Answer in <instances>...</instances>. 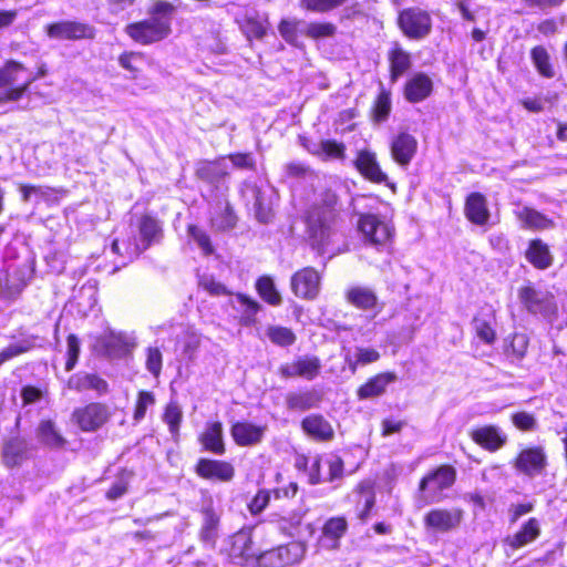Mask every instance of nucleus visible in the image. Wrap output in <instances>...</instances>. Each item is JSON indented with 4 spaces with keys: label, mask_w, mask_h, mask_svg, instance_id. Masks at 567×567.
<instances>
[{
    "label": "nucleus",
    "mask_w": 567,
    "mask_h": 567,
    "mask_svg": "<svg viewBox=\"0 0 567 567\" xmlns=\"http://www.w3.org/2000/svg\"><path fill=\"white\" fill-rule=\"evenodd\" d=\"M177 7L167 0H152L146 9L147 18L125 25V34L141 45H152L167 39L173 32V17Z\"/></svg>",
    "instance_id": "f257e3e1"
},
{
    "label": "nucleus",
    "mask_w": 567,
    "mask_h": 567,
    "mask_svg": "<svg viewBox=\"0 0 567 567\" xmlns=\"http://www.w3.org/2000/svg\"><path fill=\"white\" fill-rule=\"evenodd\" d=\"M340 212L339 196L330 188L324 189L320 199L306 212L305 223L310 246L319 255L326 254V247L331 243V235L340 219Z\"/></svg>",
    "instance_id": "f03ea898"
},
{
    "label": "nucleus",
    "mask_w": 567,
    "mask_h": 567,
    "mask_svg": "<svg viewBox=\"0 0 567 567\" xmlns=\"http://www.w3.org/2000/svg\"><path fill=\"white\" fill-rule=\"evenodd\" d=\"M517 296L528 313L539 316L550 322L558 318V305L554 293L542 291L528 281L518 288Z\"/></svg>",
    "instance_id": "7ed1b4c3"
},
{
    "label": "nucleus",
    "mask_w": 567,
    "mask_h": 567,
    "mask_svg": "<svg viewBox=\"0 0 567 567\" xmlns=\"http://www.w3.org/2000/svg\"><path fill=\"white\" fill-rule=\"evenodd\" d=\"M456 478L455 470L450 465H442L424 476L419 485L420 495L417 506L439 503L444 498L443 491L450 488Z\"/></svg>",
    "instance_id": "20e7f679"
},
{
    "label": "nucleus",
    "mask_w": 567,
    "mask_h": 567,
    "mask_svg": "<svg viewBox=\"0 0 567 567\" xmlns=\"http://www.w3.org/2000/svg\"><path fill=\"white\" fill-rule=\"evenodd\" d=\"M357 228L364 241L378 249L388 248L393 243L395 228L380 215L359 213Z\"/></svg>",
    "instance_id": "39448f33"
},
{
    "label": "nucleus",
    "mask_w": 567,
    "mask_h": 567,
    "mask_svg": "<svg viewBox=\"0 0 567 567\" xmlns=\"http://www.w3.org/2000/svg\"><path fill=\"white\" fill-rule=\"evenodd\" d=\"M27 66L17 60L9 59L0 66V104L18 102L30 90V81L25 79L19 83L20 74L25 72Z\"/></svg>",
    "instance_id": "423d86ee"
},
{
    "label": "nucleus",
    "mask_w": 567,
    "mask_h": 567,
    "mask_svg": "<svg viewBox=\"0 0 567 567\" xmlns=\"http://www.w3.org/2000/svg\"><path fill=\"white\" fill-rule=\"evenodd\" d=\"M395 22L405 38L415 41L429 37L433 29V20L430 11L419 6L401 9L398 12Z\"/></svg>",
    "instance_id": "0eeeda50"
},
{
    "label": "nucleus",
    "mask_w": 567,
    "mask_h": 567,
    "mask_svg": "<svg viewBox=\"0 0 567 567\" xmlns=\"http://www.w3.org/2000/svg\"><path fill=\"white\" fill-rule=\"evenodd\" d=\"M225 551L230 561L239 566L259 567L260 553L252 540V528L245 527L226 540Z\"/></svg>",
    "instance_id": "6e6552de"
},
{
    "label": "nucleus",
    "mask_w": 567,
    "mask_h": 567,
    "mask_svg": "<svg viewBox=\"0 0 567 567\" xmlns=\"http://www.w3.org/2000/svg\"><path fill=\"white\" fill-rule=\"evenodd\" d=\"M91 338L92 351L97 354H130L136 347V340L132 334L110 328Z\"/></svg>",
    "instance_id": "1a4fd4ad"
},
{
    "label": "nucleus",
    "mask_w": 567,
    "mask_h": 567,
    "mask_svg": "<svg viewBox=\"0 0 567 567\" xmlns=\"http://www.w3.org/2000/svg\"><path fill=\"white\" fill-rule=\"evenodd\" d=\"M44 33L51 40L75 42L94 40L96 29L92 24L79 20H58L47 23Z\"/></svg>",
    "instance_id": "9d476101"
},
{
    "label": "nucleus",
    "mask_w": 567,
    "mask_h": 567,
    "mask_svg": "<svg viewBox=\"0 0 567 567\" xmlns=\"http://www.w3.org/2000/svg\"><path fill=\"white\" fill-rule=\"evenodd\" d=\"M305 554L306 545L302 542H291L261 551L259 556V567H288L300 563Z\"/></svg>",
    "instance_id": "9b49d317"
},
{
    "label": "nucleus",
    "mask_w": 567,
    "mask_h": 567,
    "mask_svg": "<svg viewBox=\"0 0 567 567\" xmlns=\"http://www.w3.org/2000/svg\"><path fill=\"white\" fill-rule=\"evenodd\" d=\"M321 274L311 266L302 267L292 274L290 288L292 293L303 300H315L321 289Z\"/></svg>",
    "instance_id": "f8f14e48"
},
{
    "label": "nucleus",
    "mask_w": 567,
    "mask_h": 567,
    "mask_svg": "<svg viewBox=\"0 0 567 567\" xmlns=\"http://www.w3.org/2000/svg\"><path fill=\"white\" fill-rule=\"evenodd\" d=\"M353 166L365 181L373 184L391 185L389 183V176L382 169L378 155L374 151L370 148H361L357 151L353 159Z\"/></svg>",
    "instance_id": "ddd939ff"
},
{
    "label": "nucleus",
    "mask_w": 567,
    "mask_h": 567,
    "mask_svg": "<svg viewBox=\"0 0 567 567\" xmlns=\"http://www.w3.org/2000/svg\"><path fill=\"white\" fill-rule=\"evenodd\" d=\"M417 148L419 142L416 137L408 131L396 133L389 143L392 161L402 168L409 167L417 153Z\"/></svg>",
    "instance_id": "4468645a"
},
{
    "label": "nucleus",
    "mask_w": 567,
    "mask_h": 567,
    "mask_svg": "<svg viewBox=\"0 0 567 567\" xmlns=\"http://www.w3.org/2000/svg\"><path fill=\"white\" fill-rule=\"evenodd\" d=\"M224 159V156H218L214 159L198 161L195 165V177L203 183L218 188L219 184L230 176V172L223 163Z\"/></svg>",
    "instance_id": "2eb2a0df"
},
{
    "label": "nucleus",
    "mask_w": 567,
    "mask_h": 567,
    "mask_svg": "<svg viewBox=\"0 0 567 567\" xmlns=\"http://www.w3.org/2000/svg\"><path fill=\"white\" fill-rule=\"evenodd\" d=\"M433 90L432 79L424 72H416L404 82L402 94L406 102L416 104L429 99Z\"/></svg>",
    "instance_id": "dca6fc26"
},
{
    "label": "nucleus",
    "mask_w": 567,
    "mask_h": 567,
    "mask_svg": "<svg viewBox=\"0 0 567 567\" xmlns=\"http://www.w3.org/2000/svg\"><path fill=\"white\" fill-rule=\"evenodd\" d=\"M137 230L144 249L159 244L164 238L163 224L154 213H144L138 217Z\"/></svg>",
    "instance_id": "f3484780"
},
{
    "label": "nucleus",
    "mask_w": 567,
    "mask_h": 567,
    "mask_svg": "<svg viewBox=\"0 0 567 567\" xmlns=\"http://www.w3.org/2000/svg\"><path fill=\"white\" fill-rule=\"evenodd\" d=\"M30 279L31 276L27 275L21 267L0 275V298L16 300L28 286Z\"/></svg>",
    "instance_id": "a211bd4d"
},
{
    "label": "nucleus",
    "mask_w": 567,
    "mask_h": 567,
    "mask_svg": "<svg viewBox=\"0 0 567 567\" xmlns=\"http://www.w3.org/2000/svg\"><path fill=\"white\" fill-rule=\"evenodd\" d=\"M107 408L101 403H91L73 413V419L83 431H95L107 420Z\"/></svg>",
    "instance_id": "6ab92c4d"
},
{
    "label": "nucleus",
    "mask_w": 567,
    "mask_h": 567,
    "mask_svg": "<svg viewBox=\"0 0 567 567\" xmlns=\"http://www.w3.org/2000/svg\"><path fill=\"white\" fill-rule=\"evenodd\" d=\"M464 215L466 219L476 226L487 225L491 213L487 198L480 192H472L465 197Z\"/></svg>",
    "instance_id": "aec40b11"
},
{
    "label": "nucleus",
    "mask_w": 567,
    "mask_h": 567,
    "mask_svg": "<svg viewBox=\"0 0 567 567\" xmlns=\"http://www.w3.org/2000/svg\"><path fill=\"white\" fill-rule=\"evenodd\" d=\"M545 466L546 455L542 447L525 449L515 461L516 470L530 477L540 474Z\"/></svg>",
    "instance_id": "412c9836"
},
{
    "label": "nucleus",
    "mask_w": 567,
    "mask_h": 567,
    "mask_svg": "<svg viewBox=\"0 0 567 567\" xmlns=\"http://www.w3.org/2000/svg\"><path fill=\"white\" fill-rule=\"evenodd\" d=\"M386 59L389 63V79L395 83L412 66L411 54L405 51L399 42H393L388 50Z\"/></svg>",
    "instance_id": "4be33fe9"
},
{
    "label": "nucleus",
    "mask_w": 567,
    "mask_h": 567,
    "mask_svg": "<svg viewBox=\"0 0 567 567\" xmlns=\"http://www.w3.org/2000/svg\"><path fill=\"white\" fill-rule=\"evenodd\" d=\"M196 473L206 480L229 482L235 475V468L226 461L200 458L196 465Z\"/></svg>",
    "instance_id": "5701e85b"
},
{
    "label": "nucleus",
    "mask_w": 567,
    "mask_h": 567,
    "mask_svg": "<svg viewBox=\"0 0 567 567\" xmlns=\"http://www.w3.org/2000/svg\"><path fill=\"white\" fill-rule=\"evenodd\" d=\"M301 429L309 437L318 442H329L334 437L331 423L318 413L307 415L301 421Z\"/></svg>",
    "instance_id": "b1692460"
},
{
    "label": "nucleus",
    "mask_w": 567,
    "mask_h": 567,
    "mask_svg": "<svg viewBox=\"0 0 567 567\" xmlns=\"http://www.w3.org/2000/svg\"><path fill=\"white\" fill-rule=\"evenodd\" d=\"M463 511L460 508L452 509H433L424 517L425 525L439 532H447L461 524Z\"/></svg>",
    "instance_id": "393cba45"
},
{
    "label": "nucleus",
    "mask_w": 567,
    "mask_h": 567,
    "mask_svg": "<svg viewBox=\"0 0 567 567\" xmlns=\"http://www.w3.org/2000/svg\"><path fill=\"white\" fill-rule=\"evenodd\" d=\"M524 256L537 270H546L554 264V256L548 244L540 238H533L528 241Z\"/></svg>",
    "instance_id": "a878e982"
},
{
    "label": "nucleus",
    "mask_w": 567,
    "mask_h": 567,
    "mask_svg": "<svg viewBox=\"0 0 567 567\" xmlns=\"http://www.w3.org/2000/svg\"><path fill=\"white\" fill-rule=\"evenodd\" d=\"M496 322V312L491 305H485L473 318V326L476 336L485 343H493L496 339L494 324Z\"/></svg>",
    "instance_id": "bb28decb"
},
{
    "label": "nucleus",
    "mask_w": 567,
    "mask_h": 567,
    "mask_svg": "<svg viewBox=\"0 0 567 567\" xmlns=\"http://www.w3.org/2000/svg\"><path fill=\"white\" fill-rule=\"evenodd\" d=\"M472 440L483 449L495 452L507 442L506 434L495 425H487L475 429L471 433Z\"/></svg>",
    "instance_id": "cd10ccee"
},
{
    "label": "nucleus",
    "mask_w": 567,
    "mask_h": 567,
    "mask_svg": "<svg viewBox=\"0 0 567 567\" xmlns=\"http://www.w3.org/2000/svg\"><path fill=\"white\" fill-rule=\"evenodd\" d=\"M267 427L255 425L250 422H236L230 430L231 436L239 446H252L259 444Z\"/></svg>",
    "instance_id": "c85d7f7f"
},
{
    "label": "nucleus",
    "mask_w": 567,
    "mask_h": 567,
    "mask_svg": "<svg viewBox=\"0 0 567 567\" xmlns=\"http://www.w3.org/2000/svg\"><path fill=\"white\" fill-rule=\"evenodd\" d=\"M323 399V392L320 389L312 388L305 391L289 392L286 395V405L288 410L307 411L318 408Z\"/></svg>",
    "instance_id": "c756f323"
},
{
    "label": "nucleus",
    "mask_w": 567,
    "mask_h": 567,
    "mask_svg": "<svg viewBox=\"0 0 567 567\" xmlns=\"http://www.w3.org/2000/svg\"><path fill=\"white\" fill-rule=\"evenodd\" d=\"M391 112L392 92L380 83L378 93L373 97L369 110V117L374 124H382L389 120Z\"/></svg>",
    "instance_id": "7c9ffc66"
},
{
    "label": "nucleus",
    "mask_w": 567,
    "mask_h": 567,
    "mask_svg": "<svg viewBox=\"0 0 567 567\" xmlns=\"http://www.w3.org/2000/svg\"><path fill=\"white\" fill-rule=\"evenodd\" d=\"M202 516L199 539L205 546L214 548L219 537L220 516L212 506L204 507L202 509Z\"/></svg>",
    "instance_id": "2f4dec72"
},
{
    "label": "nucleus",
    "mask_w": 567,
    "mask_h": 567,
    "mask_svg": "<svg viewBox=\"0 0 567 567\" xmlns=\"http://www.w3.org/2000/svg\"><path fill=\"white\" fill-rule=\"evenodd\" d=\"M346 301L352 307L369 311L373 310L379 305L377 293L369 287L364 286H352L344 292Z\"/></svg>",
    "instance_id": "473e14b6"
},
{
    "label": "nucleus",
    "mask_w": 567,
    "mask_h": 567,
    "mask_svg": "<svg viewBox=\"0 0 567 567\" xmlns=\"http://www.w3.org/2000/svg\"><path fill=\"white\" fill-rule=\"evenodd\" d=\"M236 22L248 41L261 40L266 35L269 25L268 19L260 17L257 12L244 14Z\"/></svg>",
    "instance_id": "72a5a7b5"
},
{
    "label": "nucleus",
    "mask_w": 567,
    "mask_h": 567,
    "mask_svg": "<svg viewBox=\"0 0 567 567\" xmlns=\"http://www.w3.org/2000/svg\"><path fill=\"white\" fill-rule=\"evenodd\" d=\"M515 215L525 229L546 230L555 226L550 217L529 206H524L520 210L516 212Z\"/></svg>",
    "instance_id": "f704fd0d"
},
{
    "label": "nucleus",
    "mask_w": 567,
    "mask_h": 567,
    "mask_svg": "<svg viewBox=\"0 0 567 567\" xmlns=\"http://www.w3.org/2000/svg\"><path fill=\"white\" fill-rule=\"evenodd\" d=\"M320 371V363L317 357L299 359L292 364H286L280 368V372L285 378L301 377L312 380Z\"/></svg>",
    "instance_id": "c9c22d12"
},
{
    "label": "nucleus",
    "mask_w": 567,
    "mask_h": 567,
    "mask_svg": "<svg viewBox=\"0 0 567 567\" xmlns=\"http://www.w3.org/2000/svg\"><path fill=\"white\" fill-rule=\"evenodd\" d=\"M348 524L343 517L330 518L323 526L321 547L336 549L339 547V540L344 535Z\"/></svg>",
    "instance_id": "e433bc0d"
},
{
    "label": "nucleus",
    "mask_w": 567,
    "mask_h": 567,
    "mask_svg": "<svg viewBox=\"0 0 567 567\" xmlns=\"http://www.w3.org/2000/svg\"><path fill=\"white\" fill-rule=\"evenodd\" d=\"M540 535V525L536 518H529L506 543L512 549H518L534 542Z\"/></svg>",
    "instance_id": "4c0bfd02"
},
{
    "label": "nucleus",
    "mask_w": 567,
    "mask_h": 567,
    "mask_svg": "<svg viewBox=\"0 0 567 567\" xmlns=\"http://www.w3.org/2000/svg\"><path fill=\"white\" fill-rule=\"evenodd\" d=\"M68 388L76 391L94 390L104 394L109 390L107 382L95 374H74L68 381Z\"/></svg>",
    "instance_id": "58836bf2"
},
{
    "label": "nucleus",
    "mask_w": 567,
    "mask_h": 567,
    "mask_svg": "<svg viewBox=\"0 0 567 567\" xmlns=\"http://www.w3.org/2000/svg\"><path fill=\"white\" fill-rule=\"evenodd\" d=\"M396 380V375L391 372L380 373L371 378L358 390L360 399H371L384 393L386 386Z\"/></svg>",
    "instance_id": "ea45409f"
},
{
    "label": "nucleus",
    "mask_w": 567,
    "mask_h": 567,
    "mask_svg": "<svg viewBox=\"0 0 567 567\" xmlns=\"http://www.w3.org/2000/svg\"><path fill=\"white\" fill-rule=\"evenodd\" d=\"M199 440L205 450L217 455H223L225 453L223 426L220 422H213L208 424Z\"/></svg>",
    "instance_id": "a19ab883"
},
{
    "label": "nucleus",
    "mask_w": 567,
    "mask_h": 567,
    "mask_svg": "<svg viewBox=\"0 0 567 567\" xmlns=\"http://www.w3.org/2000/svg\"><path fill=\"white\" fill-rule=\"evenodd\" d=\"M28 453V443L22 439L12 437L3 446V462L9 467L17 466L27 458Z\"/></svg>",
    "instance_id": "79ce46f5"
},
{
    "label": "nucleus",
    "mask_w": 567,
    "mask_h": 567,
    "mask_svg": "<svg viewBox=\"0 0 567 567\" xmlns=\"http://www.w3.org/2000/svg\"><path fill=\"white\" fill-rule=\"evenodd\" d=\"M310 153L323 161H344L347 156V146L343 142L326 138L320 142L319 148L310 151Z\"/></svg>",
    "instance_id": "37998d69"
},
{
    "label": "nucleus",
    "mask_w": 567,
    "mask_h": 567,
    "mask_svg": "<svg viewBox=\"0 0 567 567\" xmlns=\"http://www.w3.org/2000/svg\"><path fill=\"white\" fill-rule=\"evenodd\" d=\"M146 59V54L142 51H123L118 58V65L130 72L131 79L137 80L142 76V64Z\"/></svg>",
    "instance_id": "c03bdc74"
},
{
    "label": "nucleus",
    "mask_w": 567,
    "mask_h": 567,
    "mask_svg": "<svg viewBox=\"0 0 567 567\" xmlns=\"http://www.w3.org/2000/svg\"><path fill=\"white\" fill-rule=\"evenodd\" d=\"M255 288L258 296L268 305L277 307L281 305L282 298L276 288L274 279L268 275H262L257 278Z\"/></svg>",
    "instance_id": "a18cd8bd"
},
{
    "label": "nucleus",
    "mask_w": 567,
    "mask_h": 567,
    "mask_svg": "<svg viewBox=\"0 0 567 567\" xmlns=\"http://www.w3.org/2000/svg\"><path fill=\"white\" fill-rule=\"evenodd\" d=\"M530 60L540 76L545 79H553L555 76L550 55L544 45H535L530 49Z\"/></svg>",
    "instance_id": "49530a36"
},
{
    "label": "nucleus",
    "mask_w": 567,
    "mask_h": 567,
    "mask_svg": "<svg viewBox=\"0 0 567 567\" xmlns=\"http://www.w3.org/2000/svg\"><path fill=\"white\" fill-rule=\"evenodd\" d=\"M238 220L235 208L229 202H226L223 210L210 219V226L216 231L225 233L236 228Z\"/></svg>",
    "instance_id": "de8ad7c7"
},
{
    "label": "nucleus",
    "mask_w": 567,
    "mask_h": 567,
    "mask_svg": "<svg viewBox=\"0 0 567 567\" xmlns=\"http://www.w3.org/2000/svg\"><path fill=\"white\" fill-rule=\"evenodd\" d=\"M236 299L243 308L240 323L246 327L255 326L257 323V313L261 310V305L243 292H237Z\"/></svg>",
    "instance_id": "09e8293b"
},
{
    "label": "nucleus",
    "mask_w": 567,
    "mask_h": 567,
    "mask_svg": "<svg viewBox=\"0 0 567 567\" xmlns=\"http://www.w3.org/2000/svg\"><path fill=\"white\" fill-rule=\"evenodd\" d=\"M337 32V25L331 21H312L305 29V35L313 41L333 38Z\"/></svg>",
    "instance_id": "8fccbe9b"
},
{
    "label": "nucleus",
    "mask_w": 567,
    "mask_h": 567,
    "mask_svg": "<svg viewBox=\"0 0 567 567\" xmlns=\"http://www.w3.org/2000/svg\"><path fill=\"white\" fill-rule=\"evenodd\" d=\"M245 184L247 185V183ZM248 186L250 187L254 194V210L257 220L261 224H268L272 219L274 213L271 207L265 203V197L261 187L258 186L257 184H248Z\"/></svg>",
    "instance_id": "3c124183"
},
{
    "label": "nucleus",
    "mask_w": 567,
    "mask_h": 567,
    "mask_svg": "<svg viewBox=\"0 0 567 567\" xmlns=\"http://www.w3.org/2000/svg\"><path fill=\"white\" fill-rule=\"evenodd\" d=\"M38 436L42 443L50 447H61L65 443V440L50 420L42 421L39 424Z\"/></svg>",
    "instance_id": "603ef678"
},
{
    "label": "nucleus",
    "mask_w": 567,
    "mask_h": 567,
    "mask_svg": "<svg viewBox=\"0 0 567 567\" xmlns=\"http://www.w3.org/2000/svg\"><path fill=\"white\" fill-rule=\"evenodd\" d=\"M266 336L271 343L282 348L292 346L297 340L296 333L282 326H269L266 329Z\"/></svg>",
    "instance_id": "864d4df0"
},
{
    "label": "nucleus",
    "mask_w": 567,
    "mask_h": 567,
    "mask_svg": "<svg viewBox=\"0 0 567 567\" xmlns=\"http://www.w3.org/2000/svg\"><path fill=\"white\" fill-rule=\"evenodd\" d=\"M187 235L197 244L204 256L208 257L215 252L208 233L196 224H188L186 227Z\"/></svg>",
    "instance_id": "5fc2aeb1"
},
{
    "label": "nucleus",
    "mask_w": 567,
    "mask_h": 567,
    "mask_svg": "<svg viewBox=\"0 0 567 567\" xmlns=\"http://www.w3.org/2000/svg\"><path fill=\"white\" fill-rule=\"evenodd\" d=\"M347 0H300L302 9L315 13H329L342 7Z\"/></svg>",
    "instance_id": "6e6d98bb"
},
{
    "label": "nucleus",
    "mask_w": 567,
    "mask_h": 567,
    "mask_svg": "<svg viewBox=\"0 0 567 567\" xmlns=\"http://www.w3.org/2000/svg\"><path fill=\"white\" fill-rule=\"evenodd\" d=\"M225 158H228L233 166L237 169H245L255 172L257 169V163L251 152H234L229 153Z\"/></svg>",
    "instance_id": "4d7b16f0"
},
{
    "label": "nucleus",
    "mask_w": 567,
    "mask_h": 567,
    "mask_svg": "<svg viewBox=\"0 0 567 567\" xmlns=\"http://www.w3.org/2000/svg\"><path fill=\"white\" fill-rule=\"evenodd\" d=\"M182 419L183 413L181 408L176 403L171 402L166 406L163 420L168 425V430L174 437L178 436Z\"/></svg>",
    "instance_id": "13d9d810"
},
{
    "label": "nucleus",
    "mask_w": 567,
    "mask_h": 567,
    "mask_svg": "<svg viewBox=\"0 0 567 567\" xmlns=\"http://www.w3.org/2000/svg\"><path fill=\"white\" fill-rule=\"evenodd\" d=\"M323 465L327 467L324 473L326 482H333L343 475V461L338 455H328L323 460Z\"/></svg>",
    "instance_id": "bf43d9fd"
},
{
    "label": "nucleus",
    "mask_w": 567,
    "mask_h": 567,
    "mask_svg": "<svg viewBox=\"0 0 567 567\" xmlns=\"http://www.w3.org/2000/svg\"><path fill=\"white\" fill-rule=\"evenodd\" d=\"M360 499L358 501V505L362 504L363 507L359 512V518L361 520L368 519L370 512L374 507L375 504V495L371 487L360 486Z\"/></svg>",
    "instance_id": "052dcab7"
},
{
    "label": "nucleus",
    "mask_w": 567,
    "mask_h": 567,
    "mask_svg": "<svg viewBox=\"0 0 567 567\" xmlns=\"http://www.w3.org/2000/svg\"><path fill=\"white\" fill-rule=\"evenodd\" d=\"M278 31L281 38L290 43L295 44L298 39V23L291 20H281L278 24Z\"/></svg>",
    "instance_id": "680f3d73"
},
{
    "label": "nucleus",
    "mask_w": 567,
    "mask_h": 567,
    "mask_svg": "<svg viewBox=\"0 0 567 567\" xmlns=\"http://www.w3.org/2000/svg\"><path fill=\"white\" fill-rule=\"evenodd\" d=\"M323 460L324 457L321 456H315L311 460L309 471L307 473L308 481L311 485H317L326 482V476L324 474L321 473V468L324 466Z\"/></svg>",
    "instance_id": "e2e57ef3"
},
{
    "label": "nucleus",
    "mask_w": 567,
    "mask_h": 567,
    "mask_svg": "<svg viewBox=\"0 0 567 567\" xmlns=\"http://www.w3.org/2000/svg\"><path fill=\"white\" fill-rule=\"evenodd\" d=\"M155 403L154 395L151 392L147 391H141L138 393V399L134 412V420L136 422L144 419L146 414V410L148 406L153 405Z\"/></svg>",
    "instance_id": "0e129e2a"
},
{
    "label": "nucleus",
    "mask_w": 567,
    "mask_h": 567,
    "mask_svg": "<svg viewBox=\"0 0 567 567\" xmlns=\"http://www.w3.org/2000/svg\"><path fill=\"white\" fill-rule=\"evenodd\" d=\"M34 347V338L33 337H23L16 342L9 344V347L2 351L0 354H21L32 350Z\"/></svg>",
    "instance_id": "69168bd1"
},
{
    "label": "nucleus",
    "mask_w": 567,
    "mask_h": 567,
    "mask_svg": "<svg viewBox=\"0 0 567 567\" xmlns=\"http://www.w3.org/2000/svg\"><path fill=\"white\" fill-rule=\"evenodd\" d=\"M200 286L205 291H207L210 296L219 297V296H230L231 292L226 288L224 284L215 280L214 278H206L200 281Z\"/></svg>",
    "instance_id": "338daca9"
},
{
    "label": "nucleus",
    "mask_w": 567,
    "mask_h": 567,
    "mask_svg": "<svg viewBox=\"0 0 567 567\" xmlns=\"http://www.w3.org/2000/svg\"><path fill=\"white\" fill-rule=\"evenodd\" d=\"M269 492L265 489L259 491L248 505L250 513L254 515L261 513L269 504Z\"/></svg>",
    "instance_id": "774afa93"
}]
</instances>
